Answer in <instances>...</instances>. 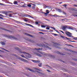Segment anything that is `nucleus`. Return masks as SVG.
I'll use <instances>...</instances> for the list:
<instances>
[{
    "label": "nucleus",
    "instance_id": "1",
    "mask_svg": "<svg viewBox=\"0 0 77 77\" xmlns=\"http://www.w3.org/2000/svg\"><path fill=\"white\" fill-rule=\"evenodd\" d=\"M37 45H38V46L41 47H43L44 46H45V48H48L49 49H51V48H49V47L48 46H47L45 45L43 43H41V45H39V44H37Z\"/></svg>",
    "mask_w": 77,
    "mask_h": 77
},
{
    "label": "nucleus",
    "instance_id": "2",
    "mask_svg": "<svg viewBox=\"0 0 77 77\" xmlns=\"http://www.w3.org/2000/svg\"><path fill=\"white\" fill-rule=\"evenodd\" d=\"M66 34L69 37H71L72 36L71 35H72V34L71 33H70L69 32H66Z\"/></svg>",
    "mask_w": 77,
    "mask_h": 77
},
{
    "label": "nucleus",
    "instance_id": "3",
    "mask_svg": "<svg viewBox=\"0 0 77 77\" xmlns=\"http://www.w3.org/2000/svg\"><path fill=\"white\" fill-rule=\"evenodd\" d=\"M11 12V11H2V13L3 14H9Z\"/></svg>",
    "mask_w": 77,
    "mask_h": 77
},
{
    "label": "nucleus",
    "instance_id": "4",
    "mask_svg": "<svg viewBox=\"0 0 77 77\" xmlns=\"http://www.w3.org/2000/svg\"><path fill=\"white\" fill-rule=\"evenodd\" d=\"M66 28H67L66 26H63L62 29L64 31H65V30L66 29Z\"/></svg>",
    "mask_w": 77,
    "mask_h": 77
},
{
    "label": "nucleus",
    "instance_id": "5",
    "mask_svg": "<svg viewBox=\"0 0 77 77\" xmlns=\"http://www.w3.org/2000/svg\"><path fill=\"white\" fill-rule=\"evenodd\" d=\"M56 11L58 12H59L60 13H61L62 12V10L59 8H56Z\"/></svg>",
    "mask_w": 77,
    "mask_h": 77
},
{
    "label": "nucleus",
    "instance_id": "6",
    "mask_svg": "<svg viewBox=\"0 0 77 77\" xmlns=\"http://www.w3.org/2000/svg\"><path fill=\"white\" fill-rule=\"evenodd\" d=\"M19 59L20 60H21L22 61H23L24 62H27V60H25L24 59H22V58H20V57H19Z\"/></svg>",
    "mask_w": 77,
    "mask_h": 77
},
{
    "label": "nucleus",
    "instance_id": "7",
    "mask_svg": "<svg viewBox=\"0 0 77 77\" xmlns=\"http://www.w3.org/2000/svg\"><path fill=\"white\" fill-rule=\"evenodd\" d=\"M53 17H61L60 16H58L57 15L55 14L53 15Z\"/></svg>",
    "mask_w": 77,
    "mask_h": 77
},
{
    "label": "nucleus",
    "instance_id": "8",
    "mask_svg": "<svg viewBox=\"0 0 77 77\" xmlns=\"http://www.w3.org/2000/svg\"><path fill=\"white\" fill-rule=\"evenodd\" d=\"M49 11L48 10H46V13H45V16H47L48 15V14H49V12H48Z\"/></svg>",
    "mask_w": 77,
    "mask_h": 77
},
{
    "label": "nucleus",
    "instance_id": "9",
    "mask_svg": "<svg viewBox=\"0 0 77 77\" xmlns=\"http://www.w3.org/2000/svg\"><path fill=\"white\" fill-rule=\"evenodd\" d=\"M35 55H38V56L39 57H42V55L41 54H39L38 53H35Z\"/></svg>",
    "mask_w": 77,
    "mask_h": 77
},
{
    "label": "nucleus",
    "instance_id": "10",
    "mask_svg": "<svg viewBox=\"0 0 77 77\" xmlns=\"http://www.w3.org/2000/svg\"><path fill=\"white\" fill-rule=\"evenodd\" d=\"M25 17H31V18H32V19L34 18L33 17H31V16H29V15H25Z\"/></svg>",
    "mask_w": 77,
    "mask_h": 77
},
{
    "label": "nucleus",
    "instance_id": "11",
    "mask_svg": "<svg viewBox=\"0 0 77 77\" xmlns=\"http://www.w3.org/2000/svg\"><path fill=\"white\" fill-rule=\"evenodd\" d=\"M23 23L25 24L26 25H28L29 26H30L32 27H33V26H32V25H31L30 24H28L27 23Z\"/></svg>",
    "mask_w": 77,
    "mask_h": 77
},
{
    "label": "nucleus",
    "instance_id": "12",
    "mask_svg": "<svg viewBox=\"0 0 77 77\" xmlns=\"http://www.w3.org/2000/svg\"><path fill=\"white\" fill-rule=\"evenodd\" d=\"M0 43H1L2 45H5V43L4 42H0Z\"/></svg>",
    "mask_w": 77,
    "mask_h": 77
},
{
    "label": "nucleus",
    "instance_id": "13",
    "mask_svg": "<svg viewBox=\"0 0 77 77\" xmlns=\"http://www.w3.org/2000/svg\"><path fill=\"white\" fill-rule=\"evenodd\" d=\"M35 49V50H37V51H40V50H42V48H38V49H36V48H35V49Z\"/></svg>",
    "mask_w": 77,
    "mask_h": 77
},
{
    "label": "nucleus",
    "instance_id": "14",
    "mask_svg": "<svg viewBox=\"0 0 77 77\" xmlns=\"http://www.w3.org/2000/svg\"><path fill=\"white\" fill-rule=\"evenodd\" d=\"M69 29L73 30L74 29V28L72 26H70Z\"/></svg>",
    "mask_w": 77,
    "mask_h": 77
},
{
    "label": "nucleus",
    "instance_id": "15",
    "mask_svg": "<svg viewBox=\"0 0 77 77\" xmlns=\"http://www.w3.org/2000/svg\"><path fill=\"white\" fill-rule=\"evenodd\" d=\"M18 4V2L17 1H14V4L15 5H17Z\"/></svg>",
    "mask_w": 77,
    "mask_h": 77
},
{
    "label": "nucleus",
    "instance_id": "16",
    "mask_svg": "<svg viewBox=\"0 0 77 77\" xmlns=\"http://www.w3.org/2000/svg\"><path fill=\"white\" fill-rule=\"evenodd\" d=\"M47 26L48 27H46V29L47 30H49V29H50V27H49V26Z\"/></svg>",
    "mask_w": 77,
    "mask_h": 77
},
{
    "label": "nucleus",
    "instance_id": "17",
    "mask_svg": "<svg viewBox=\"0 0 77 77\" xmlns=\"http://www.w3.org/2000/svg\"><path fill=\"white\" fill-rule=\"evenodd\" d=\"M27 57H28L29 58H30L31 57V56L30 54H28V55H27Z\"/></svg>",
    "mask_w": 77,
    "mask_h": 77
},
{
    "label": "nucleus",
    "instance_id": "18",
    "mask_svg": "<svg viewBox=\"0 0 77 77\" xmlns=\"http://www.w3.org/2000/svg\"><path fill=\"white\" fill-rule=\"evenodd\" d=\"M44 26L43 25H42L41 26V27H42V28H45L46 26Z\"/></svg>",
    "mask_w": 77,
    "mask_h": 77
},
{
    "label": "nucleus",
    "instance_id": "19",
    "mask_svg": "<svg viewBox=\"0 0 77 77\" xmlns=\"http://www.w3.org/2000/svg\"><path fill=\"white\" fill-rule=\"evenodd\" d=\"M21 7H26V4H24L22 6H21Z\"/></svg>",
    "mask_w": 77,
    "mask_h": 77
},
{
    "label": "nucleus",
    "instance_id": "20",
    "mask_svg": "<svg viewBox=\"0 0 77 77\" xmlns=\"http://www.w3.org/2000/svg\"><path fill=\"white\" fill-rule=\"evenodd\" d=\"M27 6L29 8H30L32 7V5H31V4H28L27 5Z\"/></svg>",
    "mask_w": 77,
    "mask_h": 77
},
{
    "label": "nucleus",
    "instance_id": "21",
    "mask_svg": "<svg viewBox=\"0 0 77 77\" xmlns=\"http://www.w3.org/2000/svg\"><path fill=\"white\" fill-rule=\"evenodd\" d=\"M60 37L61 38H64V39H66V37H65L64 36H62V35L60 36Z\"/></svg>",
    "mask_w": 77,
    "mask_h": 77
},
{
    "label": "nucleus",
    "instance_id": "22",
    "mask_svg": "<svg viewBox=\"0 0 77 77\" xmlns=\"http://www.w3.org/2000/svg\"><path fill=\"white\" fill-rule=\"evenodd\" d=\"M25 34H26V35L27 36H30V37H32V35H30L29 34H28L27 33H26Z\"/></svg>",
    "mask_w": 77,
    "mask_h": 77
},
{
    "label": "nucleus",
    "instance_id": "23",
    "mask_svg": "<svg viewBox=\"0 0 77 77\" xmlns=\"http://www.w3.org/2000/svg\"><path fill=\"white\" fill-rule=\"evenodd\" d=\"M42 65V63H39V64H38V66L39 67H41Z\"/></svg>",
    "mask_w": 77,
    "mask_h": 77
},
{
    "label": "nucleus",
    "instance_id": "24",
    "mask_svg": "<svg viewBox=\"0 0 77 77\" xmlns=\"http://www.w3.org/2000/svg\"><path fill=\"white\" fill-rule=\"evenodd\" d=\"M51 28H53V30H54L55 31H56L57 32H58L57 31H56V29H55L54 28H53V27L51 26Z\"/></svg>",
    "mask_w": 77,
    "mask_h": 77
},
{
    "label": "nucleus",
    "instance_id": "25",
    "mask_svg": "<svg viewBox=\"0 0 77 77\" xmlns=\"http://www.w3.org/2000/svg\"><path fill=\"white\" fill-rule=\"evenodd\" d=\"M66 27L67 29H69L70 27V26H66Z\"/></svg>",
    "mask_w": 77,
    "mask_h": 77
},
{
    "label": "nucleus",
    "instance_id": "26",
    "mask_svg": "<svg viewBox=\"0 0 77 77\" xmlns=\"http://www.w3.org/2000/svg\"><path fill=\"white\" fill-rule=\"evenodd\" d=\"M28 70L30 71L31 72H33V70H32L31 69H28Z\"/></svg>",
    "mask_w": 77,
    "mask_h": 77
},
{
    "label": "nucleus",
    "instance_id": "27",
    "mask_svg": "<svg viewBox=\"0 0 77 77\" xmlns=\"http://www.w3.org/2000/svg\"><path fill=\"white\" fill-rule=\"evenodd\" d=\"M0 5H4V6H7L6 5H5V4H2V3H0Z\"/></svg>",
    "mask_w": 77,
    "mask_h": 77
},
{
    "label": "nucleus",
    "instance_id": "28",
    "mask_svg": "<svg viewBox=\"0 0 77 77\" xmlns=\"http://www.w3.org/2000/svg\"><path fill=\"white\" fill-rule=\"evenodd\" d=\"M67 6V4H65L64 5H63V6L65 7L66 8V7Z\"/></svg>",
    "mask_w": 77,
    "mask_h": 77
},
{
    "label": "nucleus",
    "instance_id": "29",
    "mask_svg": "<svg viewBox=\"0 0 77 77\" xmlns=\"http://www.w3.org/2000/svg\"><path fill=\"white\" fill-rule=\"evenodd\" d=\"M40 62V61L39 60H36V63H38Z\"/></svg>",
    "mask_w": 77,
    "mask_h": 77
},
{
    "label": "nucleus",
    "instance_id": "30",
    "mask_svg": "<svg viewBox=\"0 0 77 77\" xmlns=\"http://www.w3.org/2000/svg\"><path fill=\"white\" fill-rule=\"evenodd\" d=\"M41 54H42V55H45V54L43 53H42V52H39Z\"/></svg>",
    "mask_w": 77,
    "mask_h": 77
},
{
    "label": "nucleus",
    "instance_id": "31",
    "mask_svg": "<svg viewBox=\"0 0 77 77\" xmlns=\"http://www.w3.org/2000/svg\"><path fill=\"white\" fill-rule=\"evenodd\" d=\"M35 24H39L38 22L37 21H35Z\"/></svg>",
    "mask_w": 77,
    "mask_h": 77
},
{
    "label": "nucleus",
    "instance_id": "32",
    "mask_svg": "<svg viewBox=\"0 0 77 77\" xmlns=\"http://www.w3.org/2000/svg\"><path fill=\"white\" fill-rule=\"evenodd\" d=\"M72 15L75 17H77V15L73 14Z\"/></svg>",
    "mask_w": 77,
    "mask_h": 77
},
{
    "label": "nucleus",
    "instance_id": "33",
    "mask_svg": "<svg viewBox=\"0 0 77 77\" xmlns=\"http://www.w3.org/2000/svg\"><path fill=\"white\" fill-rule=\"evenodd\" d=\"M20 53H23L24 54H27V53H26V52H21Z\"/></svg>",
    "mask_w": 77,
    "mask_h": 77
},
{
    "label": "nucleus",
    "instance_id": "34",
    "mask_svg": "<svg viewBox=\"0 0 77 77\" xmlns=\"http://www.w3.org/2000/svg\"><path fill=\"white\" fill-rule=\"evenodd\" d=\"M48 56H49L51 57H52V55H51L49 54H48Z\"/></svg>",
    "mask_w": 77,
    "mask_h": 77
},
{
    "label": "nucleus",
    "instance_id": "35",
    "mask_svg": "<svg viewBox=\"0 0 77 77\" xmlns=\"http://www.w3.org/2000/svg\"><path fill=\"white\" fill-rule=\"evenodd\" d=\"M8 15H9V17H12V15H11V14H9Z\"/></svg>",
    "mask_w": 77,
    "mask_h": 77
},
{
    "label": "nucleus",
    "instance_id": "36",
    "mask_svg": "<svg viewBox=\"0 0 77 77\" xmlns=\"http://www.w3.org/2000/svg\"><path fill=\"white\" fill-rule=\"evenodd\" d=\"M57 53L58 54H60L61 55H63V54H61V53H60V52H57Z\"/></svg>",
    "mask_w": 77,
    "mask_h": 77
},
{
    "label": "nucleus",
    "instance_id": "37",
    "mask_svg": "<svg viewBox=\"0 0 77 77\" xmlns=\"http://www.w3.org/2000/svg\"><path fill=\"white\" fill-rule=\"evenodd\" d=\"M21 57H23V58L25 57L23 55H21Z\"/></svg>",
    "mask_w": 77,
    "mask_h": 77
},
{
    "label": "nucleus",
    "instance_id": "38",
    "mask_svg": "<svg viewBox=\"0 0 77 77\" xmlns=\"http://www.w3.org/2000/svg\"><path fill=\"white\" fill-rule=\"evenodd\" d=\"M32 62H34L35 63H36V60H32Z\"/></svg>",
    "mask_w": 77,
    "mask_h": 77
},
{
    "label": "nucleus",
    "instance_id": "39",
    "mask_svg": "<svg viewBox=\"0 0 77 77\" xmlns=\"http://www.w3.org/2000/svg\"><path fill=\"white\" fill-rule=\"evenodd\" d=\"M55 48H59L57 46H54Z\"/></svg>",
    "mask_w": 77,
    "mask_h": 77
},
{
    "label": "nucleus",
    "instance_id": "40",
    "mask_svg": "<svg viewBox=\"0 0 77 77\" xmlns=\"http://www.w3.org/2000/svg\"><path fill=\"white\" fill-rule=\"evenodd\" d=\"M35 69L38 71H40V70H39V69H38L37 68H35Z\"/></svg>",
    "mask_w": 77,
    "mask_h": 77
},
{
    "label": "nucleus",
    "instance_id": "41",
    "mask_svg": "<svg viewBox=\"0 0 77 77\" xmlns=\"http://www.w3.org/2000/svg\"><path fill=\"white\" fill-rule=\"evenodd\" d=\"M66 45L69 46H72V47H73V46H72L71 45Z\"/></svg>",
    "mask_w": 77,
    "mask_h": 77
},
{
    "label": "nucleus",
    "instance_id": "42",
    "mask_svg": "<svg viewBox=\"0 0 77 77\" xmlns=\"http://www.w3.org/2000/svg\"><path fill=\"white\" fill-rule=\"evenodd\" d=\"M32 5H33V6H36V5L35 4H32Z\"/></svg>",
    "mask_w": 77,
    "mask_h": 77
},
{
    "label": "nucleus",
    "instance_id": "43",
    "mask_svg": "<svg viewBox=\"0 0 77 77\" xmlns=\"http://www.w3.org/2000/svg\"><path fill=\"white\" fill-rule=\"evenodd\" d=\"M60 32H62L63 34H64V32H63V31H62L60 30Z\"/></svg>",
    "mask_w": 77,
    "mask_h": 77
},
{
    "label": "nucleus",
    "instance_id": "44",
    "mask_svg": "<svg viewBox=\"0 0 77 77\" xmlns=\"http://www.w3.org/2000/svg\"><path fill=\"white\" fill-rule=\"evenodd\" d=\"M66 38L68 40H70V39L69 38H68L67 37H66Z\"/></svg>",
    "mask_w": 77,
    "mask_h": 77
},
{
    "label": "nucleus",
    "instance_id": "45",
    "mask_svg": "<svg viewBox=\"0 0 77 77\" xmlns=\"http://www.w3.org/2000/svg\"><path fill=\"white\" fill-rule=\"evenodd\" d=\"M69 41L70 42H75L74 41H72L71 40H69Z\"/></svg>",
    "mask_w": 77,
    "mask_h": 77
},
{
    "label": "nucleus",
    "instance_id": "46",
    "mask_svg": "<svg viewBox=\"0 0 77 77\" xmlns=\"http://www.w3.org/2000/svg\"><path fill=\"white\" fill-rule=\"evenodd\" d=\"M47 71L48 72H50V71L49 70H47Z\"/></svg>",
    "mask_w": 77,
    "mask_h": 77
},
{
    "label": "nucleus",
    "instance_id": "47",
    "mask_svg": "<svg viewBox=\"0 0 77 77\" xmlns=\"http://www.w3.org/2000/svg\"><path fill=\"white\" fill-rule=\"evenodd\" d=\"M74 5V6L77 7V5Z\"/></svg>",
    "mask_w": 77,
    "mask_h": 77
},
{
    "label": "nucleus",
    "instance_id": "48",
    "mask_svg": "<svg viewBox=\"0 0 77 77\" xmlns=\"http://www.w3.org/2000/svg\"><path fill=\"white\" fill-rule=\"evenodd\" d=\"M2 49L3 50H4L5 51H7V50L5 49H3V48H2Z\"/></svg>",
    "mask_w": 77,
    "mask_h": 77
},
{
    "label": "nucleus",
    "instance_id": "49",
    "mask_svg": "<svg viewBox=\"0 0 77 77\" xmlns=\"http://www.w3.org/2000/svg\"><path fill=\"white\" fill-rule=\"evenodd\" d=\"M47 66V67L48 68H51V67L49 66Z\"/></svg>",
    "mask_w": 77,
    "mask_h": 77
},
{
    "label": "nucleus",
    "instance_id": "50",
    "mask_svg": "<svg viewBox=\"0 0 77 77\" xmlns=\"http://www.w3.org/2000/svg\"><path fill=\"white\" fill-rule=\"evenodd\" d=\"M35 4H37V5H40V3H35Z\"/></svg>",
    "mask_w": 77,
    "mask_h": 77
},
{
    "label": "nucleus",
    "instance_id": "51",
    "mask_svg": "<svg viewBox=\"0 0 77 77\" xmlns=\"http://www.w3.org/2000/svg\"><path fill=\"white\" fill-rule=\"evenodd\" d=\"M54 44L56 45H58V43H54Z\"/></svg>",
    "mask_w": 77,
    "mask_h": 77
},
{
    "label": "nucleus",
    "instance_id": "52",
    "mask_svg": "<svg viewBox=\"0 0 77 77\" xmlns=\"http://www.w3.org/2000/svg\"><path fill=\"white\" fill-rule=\"evenodd\" d=\"M39 33L44 34V33H42V32H39Z\"/></svg>",
    "mask_w": 77,
    "mask_h": 77
},
{
    "label": "nucleus",
    "instance_id": "53",
    "mask_svg": "<svg viewBox=\"0 0 77 77\" xmlns=\"http://www.w3.org/2000/svg\"><path fill=\"white\" fill-rule=\"evenodd\" d=\"M62 3H63V2H60L59 4H61Z\"/></svg>",
    "mask_w": 77,
    "mask_h": 77
},
{
    "label": "nucleus",
    "instance_id": "54",
    "mask_svg": "<svg viewBox=\"0 0 77 77\" xmlns=\"http://www.w3.org/2000/svg\"><path fill=\"white\" fill-rule=\"evenodd\" d=\"M35 6H32V8H33L34 9L35 8Z\"/></svg>",
    "mask_w": 77,
    "mask_h": 77
},
{
    "label": "nucleus",
    "instance_id": "55",
    "mask_svg": "<svg viewBox=\"0 0 77 77\" xmlns=\"http://www.w3.org/2000/svg\"><path fill=\"white\" fill-rule=\"evenodd\" d=\"M49 15H50V16H53V15H52V14H50Z\"/></svg>",
    "mask_w": 77,
    "mask_h": 77
},
{
    "label": "nucleus",
    "instance_id": "56",
    "mask_svg": "<svg viewBox=\"0 0 77 77\" xmlns=\"http://www.w3.org/2000/svg\"><path fill=\"white\" fill-rule=\"evenodd\" d=\"M0 19H3V18L1 17H0Z\"/></svg>",
    "mask_w": 77,
    "mask_h": 77
},
{
    "label": "nucleus",
    "instance_id": "57",
    "mask_svg": "<svg viewBox=\"0 0 77 77\" xmlns=\"http://www.w3.org/2000/svg\"><path fill=\"white\" fill-rule=\"evenodd\" d=\"M63 14H66L65 13V12H63Z\"/></svg>",
    "mask_w": 77,
    "mask_h": 77
},
{
    "label": "nucleus",
    "instance_id": "58",
    "mask_svg": "<svg viewBox=\"0 0 77 77\" xmlns=\"http://www.w3.org/2000/svg\"><path fill=\"white\" fill-rule=\"evenodd\" d=\"M25 21H26V22H27V20H26V19H25Z\"/></svg>",
    "mask_w": 77,
    "mask_h": 77
},
{
    "label": "nucleus",
    "instance_id": "59",
    "mask_svg": "<svg viewBox=\"0 0 77 77\" xmlns=\"http://www.w3.org/2000/svg\"><path fill=\"white\" fill-rule=\"evenodd\" d=\"M0 16H1V17H3V16L2 15L0 14Z\"/></svg>",
    "mask_w": 77,
    "mask_h": 77
},
{
    "label": "nucleus",
    "instance_id": "60",
    "mask_svg": "<svg viewBox=\"0 0 77 77\" xmlns=\"http://www.w3.org/2000/svg\"><path fill=\"white\" fill-rule=\"evenodd\" d=\"M41 30V31H45V30H43V29H42Z\"/></svg>",
    "mask_w": 77,
    "mask_h": 77
},
{
    "label": "nucleus",
    "instance_id": "61",
    "mask_svg": "<svg viewBox=\"0 0 77 77\" xmlns=\"http://www.w3.org/2000/svg\"><path fill=\"white\" fill-rule=\"evenodd\" d=\"M13 38H14V39H15V38L14 37H13Z\"/></svg>",
    "mask_w": 77,
    "mask_h": 77
},
{
    "label": "nucleus",
    "instance_id": "62",
    "mask_svg": "<svg viewBox=\"0 0 77 77\" xmlns=\"http://www.w3.org/2000/svg\"><path fill=\"white\" fill-rule=\"evenodd\" d=\"M10 4H11V5H13V4L11 3H10Z\"/></svg>",
    "mask_w": 77,
    "mask_h": 77
},
{
    "label": "nucleus",
    "instance_id": "63",
    "mask_svg": "<svg viewBox=\"0 0 77 77\" xmlns=\"http://www.w3.org/2000/svg\"><path fill=\"white\" fill-rule=\"evenodd\" d=\"M54 35H55V36H56V35H57V34H54Z\"/></svg>",
    "mask_w": 77,
    "mask_h": 77
},
{
    "label": "nucleus",
    "instance_id": "64",
    "mask_svg": "<svg viewBox=\"0 0 77 77\" xmlns=\"http://www.w3.org/2000/svg\"><path fill=\"white\" fill-rule=\"evenodd\" d=\"M8 14H5V15H6V16H8Z\"/></svg>",
    "mask_w": 77,
    "mask_h": 77
}]
</instances>
